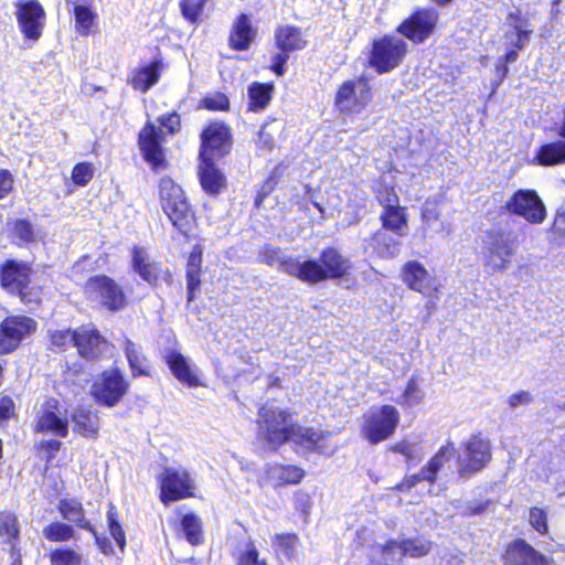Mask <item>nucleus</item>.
<instances>
[{"label": "nucleus", "instance_id": "nucleus-1", "mask_svg": "<svg viewBox=\"0 0 565 565\" xmlns=\"http://www.w3.org/2000/svg\"><path fill=\"white\" fill-rule=\"evenodd\" d=\"M257 423L258 437L270 449L276 450L291 441L297 447V451H316L324 456H331L335 451V445L329 440L330 433L296 424L291 414L280 407H260Z\"/></svg>", "mask_w": 565, "mask_h": 565}, {"label": "nucleus", "instance_id": "nucleus-2", "mask_svg": "<svg viewBox=\"0 0 565 565\" xmlns=\"http://www.w3.org/2000/svg\"><path fill=\"white\" fill-rule=\"evenodd\" d=\"M287 268L301 281L315 284L343 277L350 270L351 262L335 248H327L321 253L319 262L308 259L301 265L290 263Z\"/></svg>", "mask_w": 565, "mask_h": 565}, {"label": "nucleus", "instance_id": "nucleus-3", "mask_svg": "<svg viewBox=\"0 0 565 565\" xmlns=\"http://www.w3.org/2000/svg\"><path fill=\"white\" fill-rule=\"evenodd\" d=\"M518 235L511 231L491 230L483 238V267L488 274L505 271L519 249Z\"/></svg>", "mask_w": 565, "mask_h": 565}, {"label": "nucleus", "instance_id": "nucleus-4", "mask_svg": "<svg viewBox=\"0 0 565 565\" xmlns=\"http://www.w3.org/2000/svg\"><path fill=\"white\" fill-rule=\"evenodd\" d=\"M159 194L162 210L173 226L186 235L191 230L193 214L183 190L170 178H163L160 181Z\"/></svg>", "mask_w": 565, "mask_h": 565}, {"label": "nucleus", "instance_id": "nucleus-5", "mask_svg": "<svg viewBox=\"0 0 565 565\" xmlns=\"http://www.w3.org/2000/svg\"><path fill=\"white\" fill-rule=\"evenodd\" d=\"M160 127L148 121L139 134V147L143 158L153 168H160L163 163V152L161 143L163 141L164 127L173 134L180 128V117L177 113L169 114L159 118Z\"/></svg>", "mask_w": 565, "mask_h": 565}, {"label": "nucleus", "instance_id": "nucleus-6", "mask_svg": "<svg viewBox=\"0 0 565 565\" xmlns=\"http://www.w3.org/2000/svg\"><path fill=\"white\" fill-rule=\"evenodd\" d=\"M399 423V413L392 405L372 407L364 415L361 434L371 445H377L388 439Z\"/></svg>", "mask_w": 565, "mask_h": 565}, {"label": "nucleus", "instance_id": "nucleus-7", "mask_svg": "<svg viewBox=\"0 0 565 565\" xmlns=\"http://www.w3.org/2000/svg\"><path fill=\"white\" fill-rule=\"evenodd\" d=\"M407 44L404 40L395 36H383L374 40L370 55V65L377 73H388L396 68L404 60Z\"/></svg>", "mask_w": 565, "mask_h": 565}, {"label": "nucleus", "instance_id": "nucleus-8", "mask_svg": "<svg viewBox=\"0 0 565 565\" xmlns=\"http://www.w3.org/2000/svg\"><path fill=\"white\" fill-rule=\"evenodd\" d=\"M128 388L129 383L122 373L117 369H113L95 377L90 386V394L98 404L114 407L126 395Z\"/></svg>", "mask_w": 565, "mask_h": 565}, {"label": "nucleus", "instance_id": "nucleus-9", "mask_svg": "<svg viewBox=\"0 0 565 565\" xmlns=\"http://www.w3.org/2000/svg\"><path fill=\"white\" fill-rule=\"evenodd\" d=\"M160 499L164 504L193 495L194 480L182 467H167L159 475Z\"/></svg>", "mask_w": 565, "mask_h": 565}, {"label": "nucleus", "instance_id": "nucleus-10", "mask_svg": "<svg viewBox=\"0 0 565 565\" xmlns=\"http://www.w3.org/2000/svg\"><path fill=\"white\" fill-rule=\"evenodd\" d=\"M87 297L111 311L120 310L126 305L125 294L119 285L105 275L90 277L84 286Z\"/></svg>", "mask_w": 565, "mask_h": 565}, {"label": "nucleus", "instance_id": "nucleus-11", "mask_svg": "<svg viewBox=\"0 0 565 565\" xmlns=\"http://www.w3.org/2000/svg\"><path fill=\"white\" fill-rule=\"evenodd\" d=\"M505 209L531 224L543 223L547 215L543 201L534 190H518L505 202Z\"/></svg>", "mask_w": 565, "mask_h": 565}, {"label": "nucleus", "instance_id": "nucleus-12", "mask_svg": "<svg viewBox=\"0 0 565 565\" xmlns=\"http://www.w3.org/2000/svg\"><path fill=\"white\" fill-rule=\"evenodd\" d=\"M372 98L371 87L364 78L344 82L335 96V105L341 113L359 114Z\"/></svg>", "mask_w": 565, "mask_h": 565}, {"label": "nucleus", "instance_id": "nucleus-13", "mask_svg": "<svg viewBox=\"0 0 565 565\" xmlns=\"http://www.w3.org/2000/svg\"><path fill=\"white\" fill-rule=\"evenodd\" d=\"M35 330L36 322L30 317H8L0 326V352L13 351L23 339L34 333Z\"/></svg>", "mask_w": 565, "mask_h": 565}, {"label": "nucleus", "instance_id": "nucleus-14", "mask_svg": "<svg viewBox=\"0 0 565 565\" xmlns=\"http://www.w3.org/2000/svg\"><path fill=\"white\" fill-rule=\"evenodd\" d=\"M462 447L463 450L459 470L462 477L467 473L482 470L491 460L490 441L480 435L471 436L462 444Z\"/></svg>", "mask_w": 565, "mask_h": 565}, {"label": "nucleus", "instance_id": "nucleus-15", "mask_svg": "<svg viewBox=\"0 0 565 565\" xmlns=\"http://www.w3.org/2000/svg\"><path fill=\"white\" fill-rule=\"evenodd\" d=\"M438 18L435 9H418L397 30L412 42L422 43L433 33Z\"/></svg>", "mask_w": 565, "mask_h": 565}, {"label": "nucleus", "instance_id": "nucleus-16", "mask_svg": "<svg viewBox=\"0 0 565 565\" xmlns=\"http://www.w3.org/2000/svg\"><path fill=\"white\" fill-rule=\"evenodd\" d=\"M36 430L51 433L57 437H66L68 434V419L66 412L55 398L47 399L39 411Z\"/></svg>", "mask_w": 565, "mask_h": 565}, {"label": "nucleus", "instance_id": "nucleus-17", "mask_svg": "<svg viewBox=\"0 0 565 565\" xmlns=\"http://www.w3.org/2000/svg\"><path fill=\"white\" fill-rule=\"evenodd\" d=\"M30 268L23 263L8 260L1 268V285L8 291L18 294L24 303L32 300L28 298Z\"/></svg>", "mask_w": 565, "mask_h": 565}, {"label": "nucleus", "instance_id": "nucleus-18", "mask_svg": "<svg viewBox=\"0 0 565 565\" xmlns=\"http://www.w3.org/2000/svg\"><path fill=\"white\" fill-rule=\"evenodd\" d=\"M230 149L228 128L222 124L210 125L202 134L200 158L214 160L222 158Z\"/></svg>", "mask_w": 565, "mask_h": 565}, {"label": "nucleus", "instance_id": "nucleus-19", "mask_svg": "<svg viewBox=\"0 0 565 565\" xmlns=\"http://www.w3.org/2000/svg\"><path fill=\"white\" fill-rule=\"evenodd\" d=\"M403 280L412 290L430 296L439 290L437 278L428 273L423 264L409 260L403 267Z\"/></svg>", "mask_w": 565, "mask_h": 565}, {"label": "nucleus", "instance_id": "nucleus-20", "mask_svg": "<svg viewBox=\"0 0 565 565\" xmlns=\"http://www.w3.org/2000/svg\"><path fill=\"white\" fill-rule=\"evenodd\" d=\"M19 26L25 38L39 40L45 22V12L40 3L29 1L21 4L17 12Z\"/></svg>", "mask_w": 565, "mask_h": 565}, {"label": "nucleus", "instance_id": "nucleus-21", "mask_svg": "<svg viewBox=\"0 0 565 565\" xmlns=\"http://www.w3.org/2000/svg\"><path fill=\"white\" fill-rule=\"evenodd\" d=\"M430 548L431 543L425 537L391 541L382 547L386 562L399 561L405 555L420 557L426 555Z\"/></svg>", "mask_w": 565, "mask_h": 565}, {"label": "nucleus", "instance_id": "nucleus-22", "mask_svg": "<svg viewBox=\"0 0 565 565\" xmlns=\"http://www.w3.org/2000/svg\"><path fill=\"white\" fill-rule=\"evenodd\" d=\"M454 445L448 443L441 446L437 454L429 460L419 473L413 475L404 479V481L397 487L398 489H411L415 487L419 481L426 480L434 482L436 480L438 471L454 455Z\"/></svg>", "mask_w": 565, "mask_h": 565}, {"label": "nucleus", "instance_id": "nucleus-23", "mask_svg": "<svg viewBox=\"0 0 565 565\" xmlns=\"http://www.w3.org/2000/svg\"><path fill=\"white\" fill-rule=\"evenodd\" d=\"M505 565H551L548 559L524 540H515L505 551Z\"/></svg>", "mask_w": 565, "mask_h": 565}, {"label": "nucleus", "instance_id": "nucleus-24", "mask_svg": "<svg viewBox=\"0 0 565 565\" xmlns=\"http://www.w3.org/2000/svg\"><path fill=\"white\" fill-rule=\"evenodd\" d=\"M166 361L172 374L182 383L196 387L202 385L200 370L180 352L171 351L167 354Z\"/></svg>", "mask_w": 565, "mask_h": 565}, {"label": "nucleus", "instance_id": "nucleus-25", "mask_svg": "<svg viewBox=\"0 0 565 565\" xmlns=\"http://www.w3.org/2000/svg\"><path fill=\"white\" fill-rule=\"evenodd\" d=\"M106 341L90 327H82L75 331V347L78 353L86 359H95L106 348Z\"/></svg>", "mask_w": 565, "mask_h": 565}, {"label": "nucleus", "instance_id": "nucleus-26", "mask_svg": "<svg viewBox=\"0 0 565 565\" xmlns=\"http://www.w3.org/2000/svg\"><path fill=\"white\" fill-rule=\"evenodd\" d=\"M507 22L511 30L504 34L505 45L522 50L529 42V36L532 33L529 21L520 15V11H515L509 13Z\"/></svg>", "mask_w": 565, "mask_h": 565}, {"label": "nucleus", "instance_id": "nucleus-27", "mask_svg": "<svg viewBox=\"0 0 565 565\" xmlns=\"http://www.w3.org/2000/svg\"><path fill=\"white\" fill-rule=\"evenodd\" d=\"M256 29L253 26L249 17L242 13L236 19L230 34V45L236 51H245L256 36Z\"/></svg>", "mask_w": 565, "mask_h": 565}, {"label": "nucleus", "instance_id": "nucleus-28", "mask_svg": "<svg viewBox=\"0 0 565 565\" xmlns=\"http://www.w3.org/2000/svg\"><path fill=\"white\" fill-rule=\"evenodd\" d=\"M305 476V471L294 465H268L266 469V478L274 487H282L286 484H297Z\"/></svg>", "mask_w": 565, "mask_h": 565}, {"label": "nucleus", "instance_id": "nucleus-29", "mask_svg": "<svg viewBox=\"0 0 565 565\" xmlns=\"http://www.w3.org/2000/svg\"><path fill=\"white\" fill-rule=\"evenodd\" d=\"M73 430L86 438H96L99 430V417L96 411L78 407L72 415Z\"/></svg>", "mask_w": 565, "mask_h": 565}, {"label": "nucleus", "instance_id": "nucleus-30", "mask_svg": "<svg viewBox=\"0 0 565 565\" xmlns=\"http://www.w3.org/2000/svg\"><path fill=\"white\" fill-rule=\"evenodd\" d=\"M161 70V62H152L150 65L134 70L128 82L135 89L146 93L159 82Z\"/></svg>", "mask_w": 565, "mask_h": 565}, {"label": "nucleus", "instance_id": "nucleus-31", "mask_svg": "<svg viewBox=\"0 0 565 565\" xmlns=\"http://www.w3.org/2000/svg\"><path fill=\"white\" fill-rule=\"evenodd\" d=\"M200 180L209 194H218L226 184L224 174L214 166L213 160L201 159Z\"/></svg>", "mask_w": 565, "mask_h": 565}, {"label": "nucleus", "instance_id": "nucleus-32", "mask_svg": "<svg viewBox=\"0 0 565 565\" xmlns=\"http://www.w3.org/2000/svg\"><path fill=\"white\" fill-rule=\"evenodd\" d=\"M369 246L379 257L391 259L399 254L401 242L385 231L379 230L370 239Z\"/></svg>", "mask_w": 565, "mask_h": 565}, {"label": "nucleus", "instance_id": "nucleus-33", "mask_svg": "<svg viewBox=\"0 0 565 565\" xmlns=\"http://www.w3.org/2000/svg\"><path fill=\"white\" fill-rule=\"evenodd\" d=\"M276 43L282 52L289 53L295 50H302L307 41L298 28L282 25L276 31Z\"/></svg>", "mask_w": 565, "mask_h": 565}, {"label": "nucleus", "instance_id": "nucleus-34", "mask_svg": "<svg viewBox=\"0 0 565 565\" xmlns=\"http://www.w3.org/2000/svg\"><path fill=\"white\" fill-rule=\"evenodd\" d=\"M58 510L65 520L76 524L82 529L88 530L96 536L93 526L85 519L83 505L81 502L74 499L62 500L60 502Z\"/></svg>", "mask_w": 565, "mask_h": 565}, {"label": "nucleus", "instance_id": "nucleus-35", "mask_svg": "<svg viewBox=\"0 0 565 565\" xmlns=\"http://www.w3.org/2000/svg\"><path fill=\"white\" fill-rule=\"evenodd\" d=\"M132 267L140 277L149 284H154L159 269L154 263H150L146 252L140 247H135L132 250Z\"/></svg>", "mask_w": 565, "mask_h": 565}, {"label": "nucleus", "instance_id": "nucleus-36", "mask_svg": "<svg viewBox=\"0 0 565 565\" xmlns=\"http://www.w3.org/2000/svg\"><path fill=\"white\" fill-rule=\"evenodd\" d=\"M383 227L395 233L398 236H404L407 231V217L405 210L402 206L384 210L381 214Z\"/></svg>", "mask_w": 565, "mask_h": 565}, {"label": "nucleus", "instance_id": "nucleus-37", "mask_svg": "<svg viewBox=\"0 0 565 565\" xmlns=\"http://www.w3.org/2000/svg\"><path fill=\"white\" fill-rule=\"evenodd\" d=\"M535 159L541 166H555L565 162V141H556L542 146Z\"/></svg>", "mask_w": 565, "mask_h": 565}, {"label": "nucleus", "instance_id": "nucleus-38", "mask_svg": "<svg viewBox=\"0 0 565 565\" xmlns=\"http://www.w3.org/2000/svg\"><path fill=\"white\" fill-rule=\"evenodd\" d=\"M124 351L134 376L148 375V361L140 348L129 339H125Z\"/></svg>", "mask_w": 565, "mask_h": 565}, {"label": "nucleus", "instance_id": "nucleus-39", "mask_svg": "<svg viewBox=\"0 0 565 565\" xmlns=\"http://www.w3.org/2000/svg\"><path fill=\"white\" fill-rule=\"evenodd\" d=\"M274 86L254 82L248 87L249 110L264 109L270 102Z\"/></svg>", "mask_w": 565, "mask_h": 565}, {"label": "nucleus", "instance_id": "nucleus-40", "mask_svg": "<svg viewBox=\"0 0 565 565\" xmlns=\"http://www.w3.org/2000/svg\"><path fill=\"white\" fill-rule=\"evenodd\" d=\"M260 258H262V262L269 265V266H278V268L290 275V276H294V274H291L287 266L290 264V263H294V264H297V265H301V260L298 259V258H291V257H285L281 253V250L279 248H276V247H273V246H265L263 248V250L260 252Z\"/></svg>", "mask_w": 565, "mask_h": 565}, {"label": "nucleus", "instance_id": "nucleus-41", "mask_svg": "<svg viewBox=\"0 0 565 565\" xmlns=\"http://www.w3.org/2000/svg\"><path fill=\"white\" fill-rule=\"evenodd\" d=\"M424 398L425 391L422 387L419 380L416 376H412L407 382L403 394L396 399V402L403 407H414L420 404Z\"/></svg>", "mask_w": 565, "mask_h": 565}, {"label": "nucleus", "instance_id": "nucleus-42", "mask_svg": "<svg viewBox=\"0 0 565 565\" xmlns=\"http://www.w3.org/2000/svg\"><path fill=\"white\" fill-rule=\"evenodd\" d=\"M180 525L181 531L189 543H191L192 545L201 543L202 522L198 515H195L194 513L184 514L181 519Z\"/></svg>", "mask_w": 565, "mask_h": 565}, {"label": "nucleus", "instance_id": "nucleus-43", "mask_svg": "<svg viewBox=\"0 0 565 565\" xmlns=\"http://www.w3.org/2000/svg\"><path fill=\"white\" fill-rule=\"evenodd\" d=\"M273 545L276 552L282 554L286 558L292 559L297 556L300 546L296 534H276L273 539Z\"/></svg>", "mask_w": 565, "mask_h": 565}, {"label": "nucleus", "instance_id": "nucleus-44", "mask_svg": "<svg viewBox=\"0 0 565 565\" xmlns=\"http://www.w3.org/2000/svg\"><path fill=\"white\" fill-rule=\"evenodd\" d=\"M74 14L77 32L82 35H88L93 30L96 13L86 6L75 4Z\"/></svg>", "mask_w": 565, "mask_h": 565}, {"label": "nucleus", "instance_id": "nucleus-45", "mask_svg": "<svg viewBox=\"0 0 565 565\" xmlns=\"http://www.w3.org/2000/svg\"><path fill=\"white\" fill-rule=\"evenodd\" d=\"M43 535L52 542H66L75 537V532L65 523L52 522L43 529Z\"/></svg>", "mask_w": 565, "mask_h": 565}, {"label": "nucleus", "instance_id": "nucleus-46", "mask_svg": "<svg viewBox=\"0 0 565 565\" xmlns=\"http://www.w3.org/2000/svg\"><path fill=\"white\" fill-rule=\"evenodd\" d=\"M391 450L405 457L407 465L415 466L423 458V450L418 444L403 440L391 447Z\"/></svg>", "mask_w": 565, "mask_h": 565}, {"label": "nucleus", "instance_id": "nucleus-47", "mask_svg": "<svg viewBox=\"0 0 565 565\" xmlns=\"http://www.w3.org/2000/svg\"><path fill=\"white\" fill-rule=\"evenodd\" d=\"M207 0H180L179 7L182 17L192 24H196L203 13Z\"/></svg>", "mask_w": 565, "mask_h": 565}, {"label": "nucleus", "instance_id": "nucleus-48", "mask_svg": "<svg viewBox=\"0 0 565 565\" xmlns=\"http://www.w3.org/2000/svg\"><path fill=\"white\" fill-rule=\"evenodd\" d=\"M52 565H79L82 556L71 548H57L51 553Z\"/></svg>", "mask_w": 565, "mask_h": 565}, {"label": "nucleus", "instance_id": "nucleus-49", "mask_svg": "<svg viewBox=\"0 0 565 565\" xmlns=\"http://www.w3.org/2000/svg\"><path fill=\"white\" fill-rule=\"evenodd\" d=\"M19 529L17 519L13 514L8 512L0 513V536L4 537V541L10 543L12 539L18 536Z\"/></svg>", "mask_w": 565, "mask_h": 565}, {"label": "nucleus", "instance_id": "nucleus-50", "mask_svg": "<svg viewBox=\"0 0 565 565\" xmlns=\"http://www.w3.org/2000/svg\"><path fill=\"white\" fill-rule=\"evenodd\" d=\"M94 169L90 163H77L72 170V180L79 186L86 185L93 178Z\"/></svg>", "mask_w": 565, "mask_h": 565}, {"label": "nucleus", "instance_id": "nucleus-51", "mask_svg": "<svg viewBox=\"0 0 565 565\" xmlns=\"http://www.w3.org/2000/svg\"><path fill=\"white\" fill-rule=\"evenodd\" d=\"M236 565H267L264 558L259 557V552L253 543H248L245 550L239 554Z\"/></svg>", "mask_w": 565, "mask_h": 565}, {"label": "nucleus", "instance_id": "nucleus-52", "mask_svg": "<svg viewBox=\"0 0 565 565\" xmlns=\"http://www.w3.org/2000/svg\"><path fill=\"white\" fill-rule=\"evenodd\" d=\"M529 522L531 526L540 534L547 533V515L541 508H532L529 513Z\"/></svg>", "mask_w": 565, "mask_h": 565}, {"label": "nucleus", "instance_id": "nucleus-53", "mask_svg": "<svg viewBox=\"0 0 565 565\" xmlns=\"http://www.w3.org/2000/svg\"><path fill=\"white\" fill-rule=\"evenodd\" d=\"M114 510H115L114 505L110 504L108 513H107L109 532H110L111 537L115 540V542L118 544V546L122 550L125 546V543H126L125 533L115 518Z\"/></svg>", "mask_w": 565, "mask_h": 565}, {"label": "nucleus", "instance_id": "nucleus-54", "mask_svg": "<svg viewBox=\"0 0 565 565\" xmlns=\"http://www.w3.org/2000/svg\"><path fill=\"white\" fill-rule=\"evenodd\" d=\"M377 200L383 205L384 210L399 206V200L394 189L388 186H381L377 191Z\"/></svg>", "mask_w": 565, "mask_h": 565}, {"label": "nucleus", "instance_id": "nucleus-55", "mask_svg": "<svg viewBox=\"0 0 565 565\" xmlns=\"http://www.w3.org/2000/svg\"><path fill=\"white\" fill-rule=\"evenodd\" d=\"M202 105L210 110H225L228 108L230 102L224 94L217 93L203 98Z\"/></svg>", "mask_w": 565, "mask_h": 565}, {"label": "nucleus", "instance_id": "nucleus-56", "mask_svg": "<svg viewBox=\"0 0 565 565\" xmlns=\"http://www.w3.org/2000/svg\"><path fill=\"white\" fill-rule=\"evenodd\" d=\"M422 220L425 230H431L435 223L439 221V213L435 204L426 202L422 211Z\"/></svg>", "mask_w": 565, "mask_h": 565}, {"label": "nucleus", "instance_id": "nucleus-57", "mask_svg": "<svg viewBox=\"0 0 565 565\" xmlns=\"http://www.w3.org/2000/svg\"><path fill=\"white\" fill-rule=\"evenodd\" d=\"M14 233L22 242L35 241V233L32 225L25 220H19L14 225Z\"/></svg>", "mask_w": 565, "mask_h": 565}, {"label": "nucleus", "instance_id": "nucleus-58", "mask_svg": "<svg viewBox=\"0 0 565 565\" xmlns=\"http://www.w3.org/2000/svg\"><path fill=\"white\" fill-rule=\"evenodd\" d=\"M202 248L200 245H195L192 248V252L189 255L188 263H186V273H194L200 274L201 273V266H202Z\"/></svg>", "mask_w": 565, "mask_h": 565}, {"label": "nucleus", "instance_id": "nucleus-59", "mask_svg": "<svg viewBox=\"0 0 565 565\" xmlns=\"http://www.w3.org/2000/svg\"><path fill=\"white\" fill-rule=\"evenodd\" d=\"M51 340H52L53 345H55L57 348H64L70 343H72L74 345L75 344V331H73V332L71 330L55 331L54 333H52Z\"/></svg>", "mask_w": 565, "mask_h": 565}, {"label": "nucleus", "instance_id": "nucleus-60", "mask_svg": "<svg viewBox=\"0 0 565 565\" xmlns=\"http://www.w3.org/2000/svg\"><path fill=\"white\" fill-rule=\"evenodd\" d=\"M201 279L200 274L186 273V289H188V300L193 301L195 298V292L200 289Z\"/></svg>", "mask_w": 565, "mask_h": 565}, {"label": "nucleus", "instance_id": "nucleus-61", "mask_svg": "<svg viewBox=\"0 0 565 565\" xmlns=\"http://www.w3.org/2000/svg\"><path fill=\"white\" fill-rule=\"evenodd\" d=\"M295 505L298 511L305 515H308L311 507L310 495L302 491L296 492Z\"/></svg>", "mask_w": 565, "mask_h": 565}, {"label": "nucleus", "instance_id": "nucleus-62", "mask_svg": "<svg viewBox=\"0 0 565 565\" xmlns=\"http://www.w3.org/2000/svg\"><path fill=\"white\" fill-rule=\"evenodd\" d=\"M13 415H14L13 401L8 396L1 397L0 398V423L3 420H8Z\"/></svg>", "mask_w": 565, "mask_h": 565}, {"label": "nucleus", "instance_id": "nucleus-63", "mask_svg": "<svg viewBox=\"0 0 565 565\" xmlns=\"http://www.w3.org/2000/svg\"><path fill=\"white\" fill-rule=\"evenodd\" d=\"M13 188V177L8 170H0V199L4 198Z\"/></svg>", "mask_w": 565, "mask_h": 565}, {"label": "nucleus", "instance_id": "nucleus-64", "mask_svg": "<svg viewBox=\"0 0 565 565\" xmlns=\"http://www.w3.org/2000/svg\"><path fill=\"white\" fill-rule=\"evenodd\" d=\"M532 401H533V398L527 391H521L519 393L512 394L509 397L508 403L512 408H515V407H519L522 405H527Z\"/></svg>", "mask_w": 565, "mask_h": 565}]
</instances>
